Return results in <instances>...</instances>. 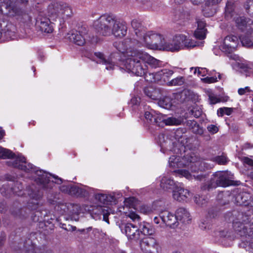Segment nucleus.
Returning a JSON list of instances; mask_svg holds the SVG:
<instances>
[{"label": "nucleus", "instance_id": "obj_1", "mask_svg": "<svg viewBox=\"0 0 253 253\" xmlns=\"http://www.w3.org/2000/svg\"><path fill=\"white\" fill-rule=\"evenodd\" d=\"M169 164L172 168L188 167L190 169L191 173L185 169H178L174 171V172L178 176L185 177L188 179L191 180L194 178L199 181L206 178L207 175L204 173V171L212 168V165L200 160L194 154L187 155L183 158L172 156L169 158Z\"/></svg>", "mask_w": 253, "mask_h": 253}, {"label": "nucleus", "instance_id": "obj_2", "mask_svg": "<svg viewBox=\"0 0 253 253\" xmlns=\"http://www.w3.org/2000/svg\"><path fill=\"white\" fill-rule=\"evenodd\" d=\"M129 58L121 61L119 66L121 70L137 76H150L147 73L148 66L146 64L150 65L152 68H156L160 66L161 62L153 57L147 52L138 49L128 52Z\"/></svg>", "mask_w": 253, "mask_h": 253}, {"label": "nucleus", "instance_id": "obj_3", "mask_svg": "<svg viewBox=\"0 0 253 253\" xmlns=\"http://www.w3.org/2000/svg\"><path fill=\"white\" fill-rule=\"evenodd\" d=\"M7 163L9 166L26 172H34L36 175L35 178V181L44 189L51 188L53 183L60 184L62 182V179L57 176L47 173L41 169L38 170L37 168H34L33 165L27 164L25 158L23 156H18L14 160H11Z\"/></svg>", "mask_w": 253, "mask_h": 253}, {"label": "nucleus", "instance_id": "obj_4", "mask_svg": "<svg viewBox=\"0 0 253 253\" xmlns=\"http://www.w3.org/2000/svg\"><path fill=\"white\" fill-rule=\"evenodd\" d=\"M93 27L97 33L103 36L114 35L122 38L127 33V26L125 22L117 20L111 15L104 14L94 21Z\"/></svg>", "mask_w": 253, "mask_h": 253}, {"label": "nucleus", "instance_id": "obj_5", "mask_svg": "<svg viewBox=\"0 0 253 253\" xmlns=\"http://www.w3.org/2000/svg\"><path fill=\"white\" fill-rule=\"evenodd\" d=\"M252 214L241 212L233 214V228L234 231L243 237V242L246 247L253 251V211Z\"/></svg>", "mask_w": 253, "mask_h": 253}, {"label": "nucleus", "instance_id": "obj_6", "mask_svg": "<svg viewBox=\"0 0 253 253\" xmlns=\"http://www.w3.org/2000/svg\"><path fill=\"white\" fill-rule=\"evenodd\" d=\"M48 16L52 21L57 19L64 20L70 17L72 14L71 6L64 2L57 1L51 3L47 8Z\"/></svg>", "mask_w": 253, "mask_h": 253}, {"label": "nucleus", "instance_id": "obj_7", "mask_svg": "<svg viewBox=\"0 0 253 253\" xmlns=\"http://www.w3.org/2000/svg\"><path fill=\"white\" fill-rule=\"evenodd\" d=\"M69 40L77 45L82 46L86 42H89L92 44L96 43L98 39L96 36L91 37L88 35V30L86 27L82 26L79 28L78 30H73L68 34Z\"/></svg>", "mask_w": 253, "mask_h": 253}, {"label": "nucleus", "instance_id": "obj_8", "mask_svg": "<svg viewBox=\"0 0 253 253\" xmlns=\"http://www.w3.org/2000/svg\"><path fill=\"white\" fill-rule=\"evenodd\" d=\"M232 176L233 175L228 171H217L212 174L210 182L203 188L209 190L217 186L227 187L232 185Z\"/></svg>", "mask_w": 253, "mask_h": 253}, {"label": "nucleus", "instance_id": "obj_9", "mask_svg": "<svg viewBox=\"0 0 253 253\" xmlns=\"http://www.w3.org/2000/svg\"><path fill=\"white\" fill-rule=\"evenodd\" d=\"M144 253H160L161 248L155 239L148 237L143 239L140 243Z\"/></svg>", "mask_w": 253, "mask_h": 253}, {"label": "nucleus", "instance_id": "obj_10", "mask_svg": "<svg viewBox=\"0 0 253 253\" xmlns=\"http://www.w3.org/2000/svg\"><path fill=\"white\" fill-rule=\"evenodd\" d=\"M85 186H79L74 184H63L60 187V190L65 193L76 197H85L88 192Z\"/></svg>", "mask_w": 253, "mask_h": 253}, {"label": "nucleus", "instance_id": "obj_11", "mask_svg": "<svg viewBox=\"0 0 253 253\" xmlns=\"http://www.w3.org/2000/svg\"><path fill=\"white\" fill-rule=\"evenodd\" d=\"M239 43V38L233 35L226 36L220 45L219 48L221 51L226 53H230L234 51Z\"/></svg>", "mask_w": 253, "mask_h": 253}, {"label": "nucleus", "instance_id": "obj_12", "mask_svg": "<svg viewBox=\"0 0 253 253\" xmlns=\"http://www.w3.org/2000/svg\"><path fill=\"white\" fill-rule=\"evenodd\" d=\"M173 74V71L167 69H164L157 72L155 74L149 73L150 78L148 79V76L147 75L146 80L150 82H156L158 81L167 82L169 81V78Z\"/></svg>", "mask_w": 253, "mask_h": 253}, {"label": "nucleus", "instance_id": "obj_13", "mask_svg": "<svg viewBox=\"0 0 253 253\" xmlns=\"http://www.w3.org/2000/svg\"><path fill=\"white\" fill-rule=\"evenodd\" d=\"M234 203L238 206L253 207V196L247 192H240L234 196Z\"/></svg>", "mask_w": 253, "mask_h": 253}, {"label": "nucleus", "instance_id": "obj_14", "mask_svg": "<svg viewBox=\"0 0 253 253\" xmlns=\"http://www.w3.org/2000/svg\"><path fill=\"white\" fill-rule=\"evenodd\" d=\"M184 39V37L181 35H176L174 37L172 41L166 42L164 45L163 50L176 51L181 48V42Z\"/></svg>", "mask_w": 253, "mask_h": 253}, {"label": "nucleus", "instance_id": "obj_15", "mask_svg": "<svg viewBox=\"0 0 253 253\" xmlns=\"http://www.w3.org/2000/svg\"><path fill=\"white\" fill-rule=\"evenodd\" d=\"M4 3L7 10V14L10 16L20 17L25 14V12L20 7H18L10 0H0V4Z\"/></svg>", "mask_w": 253, "mask_h": 253}, {"label": "nucleus", "instance_id": "obj_16", "mask_svg": "<svg viewBox=\"0 0 253 253\" xmlns=\"http://www.w3.org/2000/svg\"><path fill=\"white\" fill-rule=\"evenodd\" d=\"M236 26L242 31L253 30L251 25L253 24V21L249 18L244 16H238L234 18Z\"/></svg>", "mask_w": 253, "mask_h": 253}, {"label": "nucleus", "instance_id": "obj_17", "mask_svg": "<svg viewBox=\"0 0 253 253\" xmlns=\"http://www.w3.org/2000/svg\"><path fill=\"white\" fill-rule=\"evenodd\" d=\"M153 35H154V32L152 31L146 32V30L145 33H143L138 38L134 39L136 41L135 44L138 46H142L152 49Z\"/></svg>", "mask_w": 253, "mask_h": 253}, {"label": "nucleus", "instance_id": "obj_18", "mask_svg": "<svg viewBox=\"0 0 253 253\" xmlns=\"http://www.w3.org/2000/svg\"><path fill=\"white\" fill-rule=\"evenodd\" d=\"M122 196L121 193H112L110 194H98L95 198L100 203L104 205H112L116 203L117 200Z\"/></svg>", "mask_w": 253, "mask_h": 253}, {"label": "nucleus", "instance_id": "obj_19", "mask_svg": "<svg viewBox=\"0 0 253 253\" xmlns=\"http://www.w3.org/2000/svg\"><path fill=\"white\" fill-rule=\"evenodd\" d=\"M158 141L161 147V151L163 153L169 154V152H176L175 149L172 148L173 142L164 134L159 135Z\"/></svg>", "mask_w": 253, "mask_h": 253}, {"label": "nucleus", "instance_id": "obj_20", "mask_svg": "<svg viewBox=\"0 0 253 253\" xmlns=\"http://www.w3.org/2000/svg\"><path fill=\"white\" fill-rule=\"evenodd\" d=\"M159 216L163 222L170 227L174 228L177 225L178 221L175 215L168 211H161Z\"/></svg>", "mask_w": 253, "mask_h": 253}, {"label": "nucleus", "instance_id": "obj_21", "mask_svg": "<svg viewBox=\"0 0 253 253\" xmlns=\"http://www.w3.org/2000/svg\"><path fill=\"white\" fill-rule=\"evenodd\" d=\"M122 231L125 233L128 239L130 240H137L140 238V231L138 227L131 223L126 224Z\"/></svg>", "mask_w": 253, "mask_h": 253}, {"label": "nucleus", "instance_id": "obj_22", "mask_svg": "<svg viewBox=\"0 0 253 253\" xmlns=\"http://www.w3.org/2000/svg\"><path fill=\"white\" fill-rule=\"evenodd\" d=\"M172 197L178 201H186L191 196V194L187 189L178 186L173 190Z\"/></svg>", "mask_w": 253, "mask_h": 253}, {"label": "nucleus", "instance_id": "obj_23", "mask_svg": "<svg viewBox=\"0 0 253 253\" xmlns=\"http://www.w3.org/2000/svg\"><path fill=\"white\" fill-rule=\"evenodd\" d=\"M144 117L148 123L158 126H160V119L161 113L157 112L154 110L151 111H146L144 114Z\"/></svg>", "mask_w": 253, "mask_h": 253}, {"label": "nucleus", "instance_id": "obj_24", "mask_svg": "<svg viewBox=\"0 0 253 253\" xmlns=\"http://www.w3.org/2000/svg\"><path fill=\"white\" fill-rule=\"evenodd\" d=\"M159 121H160V126H163L164 124L166 126H178L182 122V120L180 117H170L166 118L165 115H163L162 114Z\"/></svg>", "mask_w": 253, "mask_h": 253}, {"label": "nucleus", "instance_id": "obj_25", "mask_svg": "<svg viewBox=\"0 0 253 253\" xmlns=\"http://www.w3.org/2000/svg\"><path fill=\"white\" fill-rule=\"evenodd\" d=\"M95 56L98 58L97 62L102 63L106 65V69L108 70H113L115 68L114 61L112 59H106L103 53L101 52H95Z\"/></svg>", "mask_w": 253, "mask_h": 253}, {"label": "nucleus", "instance_id": "obj_26", "mask_svg": "<svg viewBox=\"0 0 253 253\" xmlns=\"http://www.w3.org/2000/svg\"><path fill=\"white\" fill-rule=\"evenodd\" d=\"M152 49H163L166 40L163 36L154 33Z\"/></svg>", "mask_w": 253, "mask_h": 253}, {"label": "nucleus", "instance_id": "obj_27", "mask_svg": "<svg viewBox=\"0 0 253 253\" xmlns=\"http://www.w3.org/2000/svg\"><path fill=\"white\" fill-rule=\"evenodd\" d=\"M198 27L194 33L195 37L199 40H203L206 38V29H205L206 23L202 20L197 21Z\"/></svg>", "mask_w": 253, "mask_h": 253}, {"label": "nucleus", "instance_id": "obj_28", "mask_svg": "<svg viewBox=\"0 0 253 253\" xmlns=\"http://www.w3.org/2000/svg\"><path fill=\"white\" fill-rule=\"evenodd\" d=\"M177 186L173 179L167 176H164L161 180L160 186L166 191L169 189L173 191Z\"/></svg>", "mask_w": 253, "mask_h": 253}, {"label": "nucleus", "instance_id": "obj_29", "mask_svg": "<svg viewBox=\"0 0 253 253\" xmlns=\"http://www.w3.org/2000/svg\"><path fill=\"white\" fill-rule=\"evenodd\" d=\"M242 45L246 47H251L253 45V30L247 31V33L240 37Z\"/></svg>", "mask_w": 253, "mask_h": 253}, {"label": "nucleus", "instance_id": "obj_30", "mask_svg": "<svg viewBox=\"0 0 253 253\" xmlns=\"http://www.w3.org/2000/svg\"><path fill=\"white\" fill-rule=\"evenodd\" d=\"M51 20L49 17L48 18H44L41 19L39 27L42 32L47 33H50L52 32L53 27L51 24Z\"/></svg>", "mask_w": 253, "mask_h": 253}, {"label": "nucleus", "instance_id": "obj_31", "mask_svg": "<svg viewBox=\"0 0 253 253\" xmlns=\"http://www.w3.org/2000/svg\"><path fill=\"white\" fill-rule=\"evenodd\" d=\"M131 26L134 30L136 36L135 38H138L141 36L143 33H145L146 30L141 23L136 19H134L131 21Z\"/></svg>", "mask_w": 253, "mask_h": 253}, {"label": "nucleus", "instance_id": "obj_32", "mask_svg": "<svg viewBox=\"0 0 253 253\" xmlns=\"http://www.w3.org/2000/svg\"><path fill=\"white\" fill-rule=\"evenodd\" d=\"M175 216L177 221L182 220L183 222H188L190 220L189 213L184 208H179L176 211Z\"/></svg>", "mask_w": 253, "mask_h": 253}, {"label": "nucleus", "instance_id": "obj_33", "mask_svg": "<svg viewBox=\"0 0 253 253\" xmlns=\"http://www.w3.org/2000/svg\"><path fill=\"white\" fill-rule=\"evenodd\" d=\"M138 229L140 231V235L141 234L144 235H150L154 232V230L149 223L145 222L140 223Z\"/></svg>", "mask_w": 253, "mask_h": 253}, {"label": "nucleus", "instance_id": "obj_34", "mask_svg": "<svg viewBox=\"0 0 253 253\" xmlns=\"http://www.w3.org/2000/svg\"><path fill=\"white\" fill-rule=\"evenodd\" d=\"M235 8V6L234 1H227L225 8V15L227 19H230L234 15Z\"/></svg>", "mask_w": 253, "mask_h": 253}, {"label": "nucleus", "instance_id": "obj_35", "mask_svg": "<svg viewBox=\"0 0 253 253\" xmlns=\"http://www.w3.org/2000/svg\"><path fill=\"white\" fill-rule=\"evenodd\" d=\"M145 94L153 100H156L158 98V92L152 87H146L144 89Z\"/></svg>", "mask_w": 253, "mask_h": 253}, {"label": "nucleus", "instance_id": "obj_36", "mask_svg": "<svg viewBox=\"0 0 253 253\" xmlns=\"http://www.w3.org/2000/svg\"><path fill=\"white\" fill-rule=\"evenodd\" d=\"M68 208V203H59L55 207V210L61 214H67Z\"/></svg>", "mask_w": 253, "mask_h": 253}, {"label": "nucleus", "instance_id": "obj_37", "mask_svg": "<svg viewBox=\"0 0 253 253\" xmlns=\"http://www.w3.org/2000/svg\"><path fill=\"white\" fill-rule=\"evenodd\" d=\"M229 195L227 193H221L218 194L217 196V199L218 200L219 204L221 205H225L228 204L229 201Z\"/></svg>", "mask_w": 253, "mask_h": 253}, {"label": "nucleus", "instance_id": "obj_38", "mask_svg": "<svg viewBox=\"0 0 253 253\" xmlns=\"http://www.w3.org/2000/svg\"><path fill=\"white\" fill-rule=\"evenodd\" d=\"M182 35L184 37V39H183L181 42V47L184 46L187 48H191L194 47L197 45L196 42L194 41L187 39L185 35Z\"/></svg>", "mask_w": 253, "mask_h": 253}, {"label": "nucleus", "instance_id": "obj_39", "mask_svg": "<svg viewBox=\"0 0 253 253\" xmlns=\"http://www.w3.org/2000/svg\"><path fill=\"white\" fill-rule=\"evenodd\" d=\"M32 197L33 199L28 204V206L31 210H36L37 208L38 205L39 204L38 200L41 197V195L40 194L37 195L35 194V196H33Z\"/></svg>", "mask_w": 253, "mask_h": 253}, {"label": "nucleus", "instance_id": "obj_40", "mask_svg": "<svg viewBox=\"0 0 253 253\" xmlns=\"http://www.w3.org/2000/svg\"><path fill=\"white\" fill-rule=\"evenodd\" d=\"M114 46L121 52L125 53L126 51V56H127V58H129L128 56V52H130V51H133V50H127L126 49V46L124 44L123 42H115L114 44Z\"/></svg>", "mask_w": 253, "mask_h": 253}, {"label": "nucleus", "instance_id": "obj_41", "mask_svg": "<svg viewBox=\"0 0 253 253\" xmlns=\"http://www.w3.org/2000/svg\"><path fill=\"white\" fill-rule=\"evenodd\" d=\"M185 81V78L183 77L178 76L169 82L168 84L169 85H181L184 83Z\"/></svg>", "mask_w": 253, "mask_h": 253}, {"label": "nucleus", "instance_id": "obj_42", "mask_svg": "<svg viewBox=\"0 0 253 253\" xmlns=\"http://www.w3.org/2000/svg\"><path fill=\"white\" fill-rule=\"evenodd\" d=\"M13 156L14 154L11 151L0 146V158L2 159L10 158Z\"/></svg>", "mask_w": 253, "mask_h": 253}, {"label": "nucleus", "instance_id": "obj_43", "mask_svg": "<svg viewBox=\"0 0 253 253\" xmlns=\"http://www.w3.org/2000/svg\"><path fill=\"white\" fill-rule=\"evenodd\" d=\"M233 112L232 108L222 107L217 110V114L218 116L222 117L224 115H230Z\"/></svg>", "mask_w": 253, "mask_h": 253}, {"label": "nucleus", "instance_id": "obj_44", "mask_svg": "<svg viewBox=\"0 0 253 253\" xmlns=\"http://www.w3.org/2000/svg\"><path fill=\"white\" fill-rule=\"evenodd\" d=\"M45 252L43 248L33 246L27 250L25 253H45Z\"/></svg>", "mask_w": 253, "mask_h": 253}, {"label": "nucleus", "instance_id": "obj_45", "mask_svg": "<svg viewBox=\"0 0 253 253\" xmlns=\"http://www.w3.org/2000/svg\"><path fill=\"white\" fill-rule=\"evenodd\" d=\"M194 201L197 205L202 206L206 204L207 199L205 197L196 195L194 196Z\"/></svg>", "mask_w": 253, "mask_h": 253}, {"label": "nucleus", "instance_id": "obj_46", "mask_svg": "<svg viewBox=\"0 0 253 253\" xmlns=\"http://www.w3.org/2000/svg\"><path fill=\"white\" fill-rule=\"evenodd\" d=\"M68 208L67 214L71 215L78 211V206L77 205L68 203Z\"/></svg>", "mask_w": 253, "mask_h": 253}, {"label": "nucleus", "instance_id": "obj_47", "mask_svg": "<svg viewBox=\"0 0 253 253\" xmlns=\"http://www.w3.org/2000/svg\"><path fill=\"white\" fill-rule=\"evenodd\" d=\"M208 96L210 103L211 104H215L220 101V99L216 95L211 92L209 93Z\"/></svg>", "mask_w": 253, "mask_h": 253}, {"label": "nucleus", "instance_id": "obj_48", "mask_svg": "<svg viewBox=\"0 0 253 253\" xmlns=\"http://www.w3.org/2000/svg\"><path fill=\"white\" fill-rule=\"evenodd\" d=\"M214 161L219 165H225L227 162V158L224 156H218L214 158Z\"/></svg>", "mask_w": 253, "mask_h": 253}, {"label": "nucleus", "instance_id": "obj_49", "mask_svg": "<svg viewBox=\"0 0 253 253\" xmlns=\"http://www.w3.org/2000/svg\"><path fill=\"white\" fill-rule=\"evenodd\" d=\"M101 212L103 215V220L108 223H109L108 216L110 213L108 211V208L107 207H104L103 208H101Z\"/></svg>", "mask_w": 253, "mask_h": 253}, {"label": "nucleus", "instance_id": "obj_50", "mask_svg": "<svg viewBox=\"0 0 253 253\" xmlns=\"http://www.w3.org/2000/svg\"><path fill=\"white\" fill-rule=\"evenodd\" d=\"M190 13L188 11H183L182 12H181L179 14V19L180 20L182 21H186L187 20L190 19Z\"/></svg>", "mask_w": 253, "mask_h": 253}, {"label": "nucleus", "instance_id": "obj_51", "mask_svg": "<svg viewBox=\"0 0 253 253\" xmlns=\"http://www.w3.org/2000/svg\"><path fill=\"white\" fill-rule=\"evenodd\" d=\"M245 8L249 12H252L253 13V0H248L245 4Z\"/></svg>", "mask_w": 253, "mask_h": 253}, {"label": "nucleus", "instance_id": "obj_52", "mask_svg": "<svg viewBox=\"0 0 253 253\" xmlns=\"http://www.w3.org/2000/svg\"><path fill=\"white\" fill-rule=\"evenodd\" d=\"M169 99L168 97L165 98L161 102V104H163V107L166 109H169L172 106L171 103L169 101Z\"/></svg>", "mask_w": 253, "mask_h": 253}, {"label": "nucleus", "instance_id": "obj_53", "mask_svg": "<svg viewBox=\"0 0 253 253\" xmlns=\"http://www.w3.org/2000/svg\"><path fill=\"white\" fill-rule=\"evenodd\" d=\"M208 131L211 134H214L218 131V127L214 125H209L207 127Z\"/></svg>", "mask_w": 253, "mask_h": 253}, {"label": "nucleus", "instance_id": "obj_54", "mask_svg": "<svg viewBox=\"0 0 253 253\" xmlns=\"http://www.w3.org/2000/svg\"><path fill=\"white\" fill-rule=\"evenodd\" d=\"M205 83L210 84L215 83L217 81V78L215 77H207L203 79Z\"/></svg>", "mask_w": 253, "mask_h": 253}, {"label": "nucleus", "instance_id": "obj_55", "mask_svg": "<svg viewBox=\"0 0 253 253\" xmlns=\"http://www.w3.org/2000/svg\"><path fill=\"white\" fill-rule=\"evenodd\" d=\"M126 215L133 221L138 220L140 218L139 216L135 212L133 211L129 212Z\"/></svg>", "mask_w": 253, "mask_h": 253}, {"label": "nucleus", "instance_id": "obj_56", "mask_svg": "<svg viewBox=\"0 0 253 253\" xmlns=\"http://www.w3.org/2000/svg\"><path fill=\"white\" fill-rule=\"evenodd\" d=\"M140 102V98L138 96H134L131 99L130 102L133 106H137Z\"/></svg>", "mask_w": 253, "mask_h": 253}, {"label": "nucleus", "instance_id": "obj_57", "mask_svg": "<svg viewBox=\"0 0 253 253\" xmlns=\"http://www.w3.org/2000/svg\"><path fill=\"white\" fill-rule=\"evenodd\" d=\"M135 200V198L133 197L129 198L126 199L125 201V205L126 206H133V203Z\"/></svg>", "mask_w": 253, "mask_h": 253}, {"label": "nucleus", "instance_id": "obj_58", "mask_svg": "<svg viewBox=\"0 0 253 253\" xmlns=\"http://www.w3.org/2000/svg\"><path fill=\"white\" fill-rule=\"evenodd\" d=\"M191 70H194V73L195 74H196V73H197L198 75H201L202 76H204V75L203 74V73H202V71H204L205 70V69H203V68H193V67H192L191 68Z\"/></svg>", "mask_w": 253, "mask_h": 253}, {"label": "nucleus", "instance_id": "obj_59", "mask_svg": "<svg viewBox=\"0 0 253 253\" xmlns=\"http://www.w3.org/2000/svg\"><path fill=\"white\" fill-rule=\"evenodd\" d=\"M140 211L142 212L147 214L150 211V209L147 206H143L141 207L140 209Z\"/></svg>", "mask_w": 253, "mask_h": 253}, {"label": "nucleus", "instance_id": "obj_60", "mask_svg": "<svg viewBox=\"0 0 253 253\" xmlns=\"http://www.w3.org/2000/svg\"><path fill=\"white\" fill-rule=\"evenodd\" d=\"M247 90H248V87L241 88L238 89V93L240 95H243L245 93Z\"/></svg>", "mask_w": 253, "mask_h": 253}, {"label": "nucleus", "instance_id": "obj_61", "mask_svg": "<svg viewBox=\"0 0 253 253\" xmlns=\"http://www.w3.org/2000/svg\"><path fill=\"white\" fill-rule=\"evenodd\" d=\"M205 0H191L192 2L194 4H199L201 3H202L203 1H205Z\"/></svg>", "mask_w": 253, "mask_h": 253}, {"label": "nucleus", "instance_id": "obj_62", "mask_svg": "<svg viewBox=\"0 0 253 253\" xmlns=\"http://www.w3.org/2000/svg\"><path fill=\"white\" fill-rule=\"evenodd\" d=\"M245 162L248 164L251 165V166H253V160H252L250 159H249V158H247L245 160Z\"/></svg>", "mask_w": 253, "mask_h": 253}, {"label": "nucleus", "instance_id": "obj_63", "mask_svg": "<svg viewBox=\"0 0 253 253\" xmlns=\"http://www.w3.org/2000/svg\"><path fill=\"white\" fill-rule=\"evenodd\" d=\"M222 0H209V1L213 4L219 3Z\"/></svg>", "mask_w": 253, "mask_h": 253}, {"label": "nucleus", "instance_id": "obj_64", "mask_svg": "<svg viewBox=\"0 0 253 253\" xmlns=\"http://www.w3.org/2000/svg\"><path fill=\"white\" fill-rule=\"evenodd\" d=\"M243 147H244V149H249V148H251V144L248 143H245Z\"/></svg>", "mask_w": 253, "mask_h": 253}]
</instances>
